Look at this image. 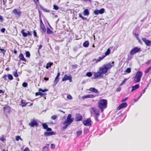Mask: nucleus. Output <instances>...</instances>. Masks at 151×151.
Listing matches in <instances>:
<instances>
[{"label":"nucleus","mask_w":151,"mask_h":151,"mask_svg":"<svg viewBox=\"0 0 151 151\" xmlns=\"http://www.w3.org/2000/svg\"><path fill=\"white\" fill-rule=\"evenodd\" d=\"M67 98L68 99L72 100L73 99V97L72 96L70 95H68Z\"/></svg>","instance_id":"obj_43"},{"label":"nucleus","mask_w":151,"mask_h":151,"mask_svg":"<svg viewBox=\"0 0 151 151\" xmlns=\"http://www.w3.org/2000/svg\"><path fill=\"white\" fill-rule=\"evenodd\" d=\"M89 45V42L88 41H86L83 43V45L84 47H88Z\"/></svg>","instance_id":"obj_25"},{"label":"nucleus","mask_w":151,"mask_h":151,"mask_svg":"<svg viewBox=\"0 0 151 151\" xmlns=\"http://www.w3.org/2000/svg\"><path fill=\"white\" fill-rule=\"evenodd\" d=\"M93 13L94 14H95L96 15H98L99 14V11L98 10H96L95 11H94L93 12Z\"/></svg>","instance_id":"obj_36"},{"label":"nucleus","mask_w":151,"mask_h":151,"mask_svg":"<svg viewBox=\"0 0 151 151\" xmlns=\"http://www.w3.org/2000/svg\"><path fill=\"white\" fill-rule=\"evenodd\" d=\"M39 91H42V92H45L47 91L48 90L47 89H45L44 90H43L41 88H40L39 89Z\"/></svg>","instance_id":"obj_40"},{"label":"nucleus","mask_w":151,"mask_h":151,"mask_svg":"<svg viewBox=\"0 0 151 151\" xmlns=\"http://www.w3.org/2000/svg\"><path fill=\"white\" fill-rule=\"evenodd\" d=\"M27 33V35L29 36H31L32 35L31 34L29 31H28Z\"/></svg>","instance_id":"obj_63"},{"label":"nucleus","mask_w":151,"mask_h":151,"mask_svg":"<svg viewBox=\"0 0 151 151\" xmlns=\"http://www.w3.org/2000/svg\"><path fill=\"white\" fill-rule=\"evenodd\" d=\"M73 119L71 118V119H66L63 123V124L65 125L64 127L62 128V129L63 130H65L73 122Z\"/></svg>","instance_id":"obj_4"},{"label":"nucleus","mask_w":151,"mask_h":151,"mask_svg":"<svg viewBox=\"0 0 151 151\" xmlns=\"http://www.w3.org/2000/svg\"><path fill=\"white\" fill-rule=\"evenodd\" d=\"M88 132V129H85L84 130V133L85 134H87Z\"/></svg>","instance_id":"obj_50"},{"label":"nucleus","mask_w":151,"mask_h":151,"mask_svg":"<svg viewBox=\"0 0 151 151\" xmlns=\"http://www.w3.org/2000/svg\"><path fill=\"white\" fill-rule=\"evenodd\" d=\"M25 53L27 57H29L30 56V53L29 51H26Z\"/></svg>","instance_id":"obj_42"},{"label":"nucleus","mask_w":151,"mask_h":151,"mask_svg":"<svg viewBox=\"0 0 151 151\" xmlns=\"http://www.w3.org/2000/svg\"><path fill=\"white\" fill-rule=\"evenodd\" d=\"M0 50L1 51H3V53L4 54L5 53V52H6V51L4 49H2L0 48Z\"/></svg>","instance_id":"obj_59"},{"label":"nucleus","mask_w":151,"mask_h":151,"mask_svg":"<svg viewBox=\"0 0 151 151\" xmlns=\"http://www.w3.org/2000/svg\"><path fill=\"white\" fill-rule=\"evenodd\" d=\"M99 14H103L104 11V8H102L100 10H99Z\"/></svg>","instance_id":"obj_34"},{"label":"nucleus","mask_w":151,"mask_h":151,"mask_svg":"<svg viewBox=\"0 0 151 151\" xmlns=\"http://www.w3.org/2000/svg\"><path fill=\"white\" fill-rule=\"evenodd\" d=\"M142 75V73L140 71H138L133 77V81L134 83L139 82Z\"/></svg>","instance_id":"obj_3"},{"label":"nucleus","mask_w":151,"mask_h":151,"mask_svg":"<svg viewBox=\"0 0 151 151\" xmlns=\"http://www.w3.org/2000/svg\"><path fill=\"white\" fill-rule=\"evenodd\" d=\"M91 111H92L95 114V116L96 115H99L100 114L99 113V112L98 110H97V109L93 107L91 108Z\"/></svg>","instance_id":"obj_13"},{"label":"nucleus","mask_w":151,"mask_h":151,"mask_svg":"<svg viewBox=\"0 0 151 151\" xmlns=\"http://www.w3.org/2000/svg\"><path fill=\"white\" fill-rule=\"evenodd\" d=\"M131 69L130 68H128L126 69L125 72H126L127 73H129L131 72Z\"/></svg>","instance_id":"obj_44"},{"label":"nucleus","mask_w":151,"mask_h":151,"mask_svg":"<svg viewBox=\"0 0 151 151\" xmlns=\"http://www.w3.org/2000/svg\"><path fill=\"white\" fill-rule=\"evenodd\" d=\"M53 9L56 10H57L59 8L58 6L55 5H53Z\"/></svg>","instance_id":"obj_49"},{"label":"nucleus","mask_w":151,"mask_h":151,"mask_svg":"<svg viewBox=\"0 0 151 151\" xmlns=\"http://www.w3.org/2000/svg\"><path fill=\"white\" fill-rule=\"evenodd\" d=\"M127 106V103L126 102L123 103L121 104L117 108V110H119L121 109L126 107Z\"/></svg>","instance_id":"obj_10"},{"label":"nucleus","mask_w":151,"mask_h":151,"mask_svg":"<svg viewBox=\"0 0 151 151\" xmlns=\"http://www.w3.org/2000/svg\"><path fill=\"white\" fill-rule=\"evenodd\" d=\"M99 115H96L95 117V119L96 121H98V117Z\"/></svg>","instance_id":"obj_61"},{"label":"nucleus","mask_w":151,"mask_h":151,"mask_svg":"<svg viewBox=\"0 0 151 151\" xmlns=\"http://www.w3.org/2000/svg\"><path fill=\"white\" fill-rule=\"evenodd\" d=\"M23 151H29V150L28 148L26 147L24 150Z\"/></svg>","instance_id":"obj_56"},{"label":"nucleus","mask_w":151,"mask_h":151,"mask_svg":"<svg viewBox=\"0 0 151 151\" xmlns=\"http://www.w3.org/2000/svg\"><path fill=\"white\" fill-rule=\"evenodd\" d=\"M33 33L34 34V36L35 37H37V33L35 30H34L33 31Z\"/></svg>","instance_id":"obj_60"},{"label":"nucleus","mask_w":151,"mask_h":151,"mask_svg":"<svg viewBox=\"0 0 151 151\" xmlns=\"http://www.w3.org/2000/svg\"><path fill=\"white\" fill-rule=\"evenodd\" d=\"M55 147V145L53 144H51V148L52 149H54Z\"/></svg>","instance_id":"obj_53"},{"label":"nucleus","mask_w":151,"mask_h":151,"mask_svg":"<svg viewBox=\"0 0 151 151\" xmlns=\"http://www.w3.org/2000/svg\"><path fill=\"white\" fill-rule=\"evenodd\" d=\"M134 35L136 37L137 39L139 38L138 37L139 35L138 34H134Z\"/></svg>","instance_id":"obj_62"},{"label":"nucleus","mask_w":151,"mask_h":151,"mask_svg":"<svg viewBox=\"0 0 151 151\" xmlns=\"http://www.w3.org/2000/svg\"><path fill=\"white\" fill-rule=\"evenodd\" d=\"M110 52L111 51L110 49L109 48H108L105 53V56H106L109 55L110 53Z\"/></svg>","instance_id":"obj_28"},{"label":"nucleus","mask_w":151,"mask_h":151,"mask_svg":"<svg viewBox=\"0 0 151 151\" xmlns=\"http://www.w3.org/2000/svg\"><path fill=\"white\" fill-rule=\"evenodd\" d=\"M35 94L36 96L37 95H40L42 97H44L46 94V93H42L40 92H38V93H36Z\"/></svg>","instance_id":"obj_24"},{"label":"nucleus","mask_w":151,"mask_h":151,"mask_svg":"<svg viewBox=\"0 0 151 151\" xmlns=\"http://www.w3.org/2000/svg\"><path fill=\"white\" fill-rule=\"evenodd\" d=\"M91 121L90 119L84 120L83 122V124L86 126H90L91 125Z\"/></svg>","instance_id":"obj_8"},{"label":"nucleus","mask_w":151,"mask_h":151,"mask_svg":"<svg viewBox=\"0 0 151 151\" xmlns=\"http://www.w3.org/2000/svg\"><path fill=\"white\" fill-rule=\"evenodd\" d=\"M151 67H149L145 70V73H148L149 72V71H150V70H151Z\"/></svg>","instance_id":"obj_47"},{"label":"nucleus","mask_w":151,"mask_h":151,"mask_svg":"<svg viewBox=\"0 0 151 151\" xmlns=\"http://www.w3.org/2000/svg\"><path fill=\"white\" fill-rule=\"evenodd\" d=\"M8 78L10 80H12L13 79V77L12 76L11 74H8Z\"/></svg>","instance_id":"obj_35"},{"label":"nucleus","mask_w":151,"mask_h":151,"mask_svg":"<svg viewBox=\"0 0 151 151\" xmlns=\"http://www.w3.org/2000/svg\"><path fill=\"white\" fill-rule=\"evenodd\" d=\"M43 150L45 151H47L48 150V147L45 146L43 148Z\"/></svg>","instance_id":"obj_46"},{"label":"nucleus","mask_w":151,"mask_h":151,"mask_svg":"<svg viewBox=\"0 0 151 151\" xmlns=\"http://www.w3.org/2000/svg\"><path fill=\"white\" fill-rule=\"evenodd\" d=\"M128 80V79H127L126 78H125L124 79V80L122 81V83L120 85V86H122V85H123L125 82L127 81V80Z\"/></svg>","instance_id":"obj_38"},{"label":"nucleus","mask_w":151,"mask_h":151,"mask_svg":"<svg viewBox=\"0 0 151 151\" xmlns=\"http://www.w3.org/2000/svg\"><path fill=\"white\" fill-rule=\"evenodd\" d=\"M24 31L25 30L23 29L21 31V32L23 36L24 37H26L27 36V33L24 32Z\"/></svg>","instance_id":"obj_27"},{"label":"nucleus","mask_w":151,"mask_h":151,"mask_svg":"<svg viewBox=\"0 0 151 151\" xmlns=\"http://www.w3.org/2000/svg\"><path fill=\"white\" fill-rule=\"evenodd\" d=\"M142 40L147 45L150 46L151 45V41H150L147 40L145 38H142Z\"/></svg>","instance_id":"obj_11"},{"label":"nucleus","mask_w":151,"mask_h":151,"mask_svg":"<svg viewBox=\"0 0 151 151\" xmlns=\"http://www.w3.org/2000/svg\"><path fill=\"white\" fill-rule=\"evenodd\" d=\"M57 116L55 115H53L51 117V118L52 119L55 120L56 118H57Z\"/></svg>","instance_id":"obj_37"},{"label":"nucleus","mask_w":151,"mask_h":151,"mask_svg":"<svg viewBox=\"0 0 151 151\" xmlns=\"http://www.w3.org/2000/svg\"><path fill=\"white\" fill-rule=\"evenodd\" d=\"M22 86L24 87H25L27 86V83L24 82L22 83Z\"/></svg>","instance_id":"obj_48"},{"label":"nucleus","mask_w":151,"mask_h":151,"mask_svg":"<svg viewBox=\"0 0 151 151\" xmlns=\"http://www.w3.org/2000/svg\"><path fill=\"white\" fill-rule=\"evenodd\" d=\"M47 33L48 34H50L52 33V31H51L49 28H47Z\"/></svg>","instance_id":"obj_29"},{"label":"nucleus","mask_w":151,"mask_h":151,"mask_svg":"<svg viewBox=\"0 0 151 151\" xmlns=\"http://www.w3.org/2000/svg\"><path fill=\"white\" fill-rule=\"evenodd\" d=\"M92 75V73L91 72H88L86 74V76L89 77H91Z\"/></svg>","instance_id":"obj_39"},{"label":"nucleus","mask_w":151,"mask_h":151,"mask_svg":"<svg viewBox=\"0 0 151 151\" xmlns=\"http://www.w3.org/2000/svg\"><path fill=\"white\" fill-rule=\"evenodd\" d=\"M46 129H47V131H50L52 130L51 128H48V127Z\"/></svg>","instance_id":"obj_58"},{"label":"nucleus","mask_w":151,"mask_h":151,"mask_svg":"<svg viewBox=\"0 0 151 151\" xmlns=\"http://www.w3.org/2000/svg\"><path fill=\"white\" fill-rule=\"evenodd\" d=\"M0 140L3 142H4L5 140V139L3 137H2L1 138H0Z\"/></svg>","instance_id":"obj_55"},{"label":"nucleus","mask_w":151,"mask_h":151,"mask_svg":"<svg viewBox=\"0 0 151 151\" xmlns=\"http://www.w3.org/2000/svg\"><path fill=\"white\" fill-rule=\"evenodd\" d=\"M31 127H34L35 126L37 127L38 126V123L35 120H32L29 124Z\"/></svg>","instance_id":"obj_7"},{"label":"nucleus","mask_w":151,"mask_h":151,"mask_svg":"<svg viewBox=\"0 0 151 151\" xmlns=\"http://www.w3.org/2000/svg\"><path fill=\"white\" fill-rule=\"evenodd\" d=\"M95 96L93 95L89 94L87 95L83 96V99H85L93 98H94Z\"/></svg>","instance_id":"obj_14"},{"label":"nucleus","mask_w":151,"mask_h":151,"mask_svg":"<svg viewBox=\"0 0 151 151\" xmlns=\"http://www.w3.org/2000/svg\"><path fill=\"white\" fill-rule=\"evenodd\" d=\"M42 126L43 128L45 129H47V127H48V125L47 124H46L45 123L42 124Z\"/></svg>","instance_id":"obj_33"},{"label":"nucleus","mask_w":151,"mask_h":151,"mask_svg":"<svg viewBox=\"0 0 151 151\" xmlns=\"http://www.w3.org/2000/svg\"><path fill=\"white\" fill-rule=\"evenodd\" d=\"M76 134L78 136L81 135L82 134V131L81 130L78 131L76 132Z\"/></svg>","instance_id":"obj_32"},{"label":"nucleus","mask_w":151,"mask_h":151,"mask_svg":"<svg viewBox=\"0 0 151 151\" xmlns=\"http://www.w3.org/2000/svg\"><path fill=\"white\" fill-rule=\"evenodd\" d=\"M107 101L106 99H102L100 100L98 103V107L101 110L102 112L107 106Z\"/></svg>","instance_id":"obj_2"},{"label":"nucleus","mask_w":151,"mask_h":151,"mask_svg":"<svg viewBox=\"0 0 151 151\" xmlns=\"http://www.w3.org/2000/svg\"><path fill=\"white\" fill-rule=\"evenodd\" d=\"M114 62L109 63L103 65L102 66L99 68V71L94 73L95 78H100L103 76V74H106L109 69H110L114 65Z\"/></svg>","instance_id":"obj_1"},{"label":"nucleus","mask_w":151,"mask_h":151,"mask_svg":"<svg viewBox=\"0 0 151 151\" xmlns=\"http://www.w3.org/2000/svg\"><path fill=\"white\" fill-rule=\"evenodd\" d=\"M128 99V98L127 97H126L124 99H122V102H124V101H126L127 99Z\"/></svg>","instance_id":"obj_54"},{"label":"nucleus","mask_w":151,"mask_h":151,"mask_svg":"<svg viewBox=\"0 0 151 151\" xmlns=\"http://www.w3.org/2000/svg\"><path fill=\"white\" fill-rule=\"evenodd\" d=\"M16 139L17 141H18L19 139L22 140L20 137L19 136H17L16 137Z\"/></svg>","instance_id":"obj_45"},{"label":"nucleus","mask_w":151,"mask_h":151,"mask_svg":"<svg viewBox=\"0 0 151 151\" xmlns=\"http://www.w3.org/2000/svg\"><path fill=\"white\" fill-rule=\"evenodd\" d=\"M13 75L15 77H17L18 76V75L17 73V70H16L15 72H13Z\"/></svg>","instance_id":"obj_30"},{"label":"nucleus","mask_w":151,"mask_h":151,"mask_svg":"<svg viewBox=\"0 0 151 151\" xmlns=\"http://www.w3.org/2000/svg\"><path fill=\"white\" fill-rule=\"evenodd\" d=\"M12 12L17 17H19L22 14L21 11L18 9H14L13 10Z\"/></svg>","instance_id":"obj_6"},{"label":"nucleus","mask_w":151,"mask_h":151,"mask_svg":"<svg viewBox=\"0 0 151 151\" xmlns=\"http://www.w3.org/2000/svg\"><path fill=\"white\" fill-rule=\"evenodd\" d=\"M19 58L20 60L26 62V59L24 58L23 54L22 53H21L19 56Z\"/></svg>","instance_id":"obj_16"},{"label":"nucleus","mask_w":151,"mask_h":151,"mask_svg":"<svg viewBox=\"0 0 151 151\" xmlns=\"http://www.w3.org/2000/svg\"><path fill=\"white\" fill-rule=\"evenodd\" d=\"M83 14L85 16H88L89 14V12L88 9H85L83 12Z\"/></svg>","instance_id":"obj_23"},{"label":"nucleus","mask_w":151,"mask_h":151,"mask_svg":"<svg viewBox=\"0 0 151 151\" xmlns=\"http://www.w3.org/2000/svg\"><path fill=\"white\" fill-rule=\"evenodd\" d=\"M89 91H93L95 93H99V92L98 91V90L97 89H96L94 88H92V87L90 88L89 89Z\"/></svg>","instance_id":"obj_20"},{"label":"nucleus","mask_w":151,"mask_h":151,"mask_svg":"<svg viewBox=\"0 0 151 151\" xmlns=\"http://www.w3.org/2000/svg\"><path fill=\"white\" fill-rule=\"evenodd\" d=\"M41 8L42 10L43 11H44L45 12H50V11L48 9H46V8H45L44 7H41Z\"/></svg>","instance_id":"obj_31"},{"label":"nucleus","mask_w":151,"mask_h":151,"mask_svg":"<svg viewBox=\"0 0 151 151\" xmlns=\"http://www.w3.org/2000/svg\"><path fill=\"white\" fill-rule=\"evenodd\" d=\"M105 57V56H103L102 57H100L98 59H94L93 60V61H96V63H97L98 62H100L101 60L103 59H104Z\"/></svg>","instance_id":"obj_15"},{"label":"nucleus","mask_w":151,"mask_h":151,"mask_svg":"<svg viewBox=\"0 0 151 151\" xmlns=\"http://www.w3.org/2000/svg\"><path fill=\"white\" fill-rule=\"evenodd\" d=\"M66 80H69V82H72V77L70 76H68L67 75H65L63 78L62 79V81H64Z\"/></svg>","instance_id":"obj_9"},{"label":"nucleus","mask_w":151,"mask_h":151,"mask_svg":"<svg viewBox=\"0 0 151 151\" xmlns=\"http://www.w3.org/2000/svg\"><path fill=\"white\" fill-rule=\"evenodd\" d=\"M40 29L42 30V32H43L45 33L46 31V29L45 28V26L44 24L40 25Z\"/></svg>","instance_id":"obj_22"},{"label":"nucleus","mask_w":151,"mask_h":151,"mask_svg":"<svg viewBox=\"0 0 151 151\" xmlns=\"http://www.w3.org/2000/svg\"><path fill=\"white\" fill-rule=\"evenodd\" d=\"M71 114H69L68 115L67 119H71Z\"/></svg>","instance_id":"obj_51"},{"label":"nucleus","mask_w":151,"mask_h":151,"mask_svg":"<svg viewBox=\"0 0 151 151\" xmlns=\"http://www.w3.org/2000/svg\"><path fill=\"white\" fill-rule=\"evenodd\" d=\"M121 88L120 87H119L118 88L116 89V91L117 92H119L121 91Z\"/></svg>","instance_id":"obj_52"},{"label":"nucleus","mask_w":151,"mask_h":151,"mask_svg":"<svg viewBox=\"0 0 151 151\" xmlns=\"http://www.w3.org/2000/svg\"><path fill=\"white\" fill-rule=\"evenodd\" d=\"M6 75H5L3 77V78H4L5 80H6Z\"/></svg>","instance_id":"obj_64"},{"label":"nucleus","mask_w":151,"mask_h":151,"mask_svg":"<svg viewBox=\"0 0 151 151\" xmlns=\"http://www.w3.org/2000/svg\"><path fill=\"white\" fill-rule=\"evenodd\" d=\"M5 30V29L4 28H3L1 29V32H4Z\"/></svg>","instance_id":"obj_57"},{"label":"nucleus","mask_w":151,"mask_h":151,"mask_svg":"<svg viewBox=\"0 0 151 151\" xmlns=\"http://www.w3.org/2000/svg\"><path fill=\"white\" fill-rule=\"evenodd\" d=\"M141 48L136 47L133 48L130 51V55H134L135 53L138 52L140 51Z\"/></svg>","instance_id":"obj_5"},{"label":"nucleus","mask_w":151,"mask_h":151,"mask_svg":"<svg viewBox=\"0 0 151 151\" xmlns=\"http://www.w3.org/2000/svg\"><path fill=\"white\" fill-rule=\"evenodd\" d=\"M4 112L6 113H9L10 111V108L9 106H6L4 107Z\"/></svg>","instance_id":"obj_12"},{"label":"nucleus","mask_w":151,"mask_h":151,"mask_svg":"<svg viewBox=\"0 0 151 151\" xmlns=\"http://www.w3.org/2000/svg\"><path fill=\"white\" fill-rule=\"evenodd\" d=\"M58 77L56 76L54 82L55 84H56L58 81L59 80H58Z\"/></svg>","instance_id":"obj_41"},{"label":"nucleus","mask_w":151,"mask_h":151,"mask_svg":"<svg viewBox=\"0 0 151 151\" xmlns=\"http://www.w3.org/2000/svg\"><path fill=\"white\" fill-rule=\"evenodd\" d=\"M52 63H48L46 64V68L47 69H48L49 68H50L51 66L53 65Z\"/></svg>","instance_id":"obj_26"},{"label":"nucleus","mask_w":151,"mask_h":151,"mask_svg":"<svg viewBox=\"0 0 151 151\" xmlns=\"http://www.w3.org/2000/svg\"><path fill=\"white\" fill-rule=\"evenodd\" d=\"M82 119V117L81 115L79 114H76V119L77 121H81Z\"/></svg>","instance_id":"obj_18"},{"label":"nucleus","mask_w":151,"mask_h":151,"mask_svg":"<svg viewBox=\"0 0 151 151\" xmlns=\"http://www.w3.org/2000/svg\"><path fill=\"white\" fill-rule=\"evenodd\" d=\"M54 134V133L52 132H46L44 133V135L46 137L52 135Z\"/></svg>","instance_id":"obj_21"},{"label":"nucleus","mask_w":151,"mask_h":151,"mask_svg":"<svg viewBox=\"0 0 151 151\" xmlns=\"http://www.w3.org/2000/svg\"><path fill=\"white\" fill-rule=\"evenodd\" d=\"M29 102L26 103L25 101L23 99H22L21 101V104L20 105L22 107L25 106Z\"/></svg>","instance_id":"obj_17"},{"label":"nucleus","mask_w":151,"mask_h":151,"mask_svg":"<svg viewBox=\"0 0 151 151\" xmlns=\"http://www.w3.org/2000/svg\"><path fill=\"white\" fill-rule=\"evenodd\" d=\"M139 87V85L138 84H136L135 86H132V90L131 91V92L133 91H134Z\"/></svg>","instance_id":"obj_19"}]
</instances>
